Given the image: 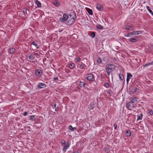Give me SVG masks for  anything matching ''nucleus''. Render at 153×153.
Returning a JSON list of instances; mask_svg holds the SVG:
<instances>
[{"instance_id": "obj_49", "label": "nucleus", "mask_w": 153, "mask_h": 153, "mask_svg": "<svg viewBox=\"0 0 153 153\" xmlns=\"http://www.w3.org/2000/svg\"><path fill=\"white\" fill-rule=\"evenodd\" d=\"M53 79L54 80H58V77H55Z\"/></svg>"}, {"instance_id": "obj_47", "label": "nucleus", "mask_w": 153, "mask_h": 153, "mask_svg": "<svg viewBox=\"0 0 153 153\" xmlns=\"http://www.w3.org/2000/svg\"><path fill=\"white\" fill-rule=\"evenodd\" d=\"M147 66H149V65L148 64V63L147 64H146L144 65H143V66L144 68Z\"/></svg>"}, {"instance_id": "obj_24", "label": "nucleus", "mask_w": 153, "mask_h": 153, "mask_svg": "<svg viewBox=\"0 0 153 153\" xmlns=\"http://www.w3.org/2000/svg\"><path fill=\"white\" fill-rule=\"evenodd\" d=\"M97 28L99 30H102L103 29V27L101 25L97 24L96 26Z\"/></svg>"}, {"instance_id": "obj_4", "label": "nucleus", "mask_w": 153, "mask_h": 153, "mask_svg": "<svg viewBox=\"0 0 153 153\" xmlns=\"http://www.w3.org/2000/svg\"><path fill=\"white\" fill-rule=\"evenodd\" d=\"M134 104L130 102H127L126 104V107L129 110H131L134 107Z\"/></svg>"}, {"instance_id": "obj_36", "label": "nucleus", "mask_w": 153, "mask_h": 153, "mask_svg": "<svg viewBox=\"0 0 153 153\" xmlns=\"http://www.w3.org/2000/svg\"><path fill=\"white\" fill-rule=\"evenodd\" d=\"M74 67V63H71L69 65V67L70 68H73Z\"/></svg>"}, {"instance_id": "obj_17", "label": "nucleus", "mask_w": 153, "mask_h": 153, "mask_svg": "<svg viewBox=\"0 0 153 153\" xmlns=\"http://www.w3.org/2000/svg\"><path fill=\"white\" fill-rule=\"evenodd\" d=\"M147 112L150 115H152L153 114V110L152 109L148 108L147 109Z\"/></svg>"}, {"instance_id": "obj_28", "label": "nucleus", "mask_w": 153, "mask_h": 153, "mask_svg": "<svg viewBox=\"0 0 153 153\" xmlns=\"http://www.w3.org/2000/svg\"><path fill=\"white\" fill-rule=\"evenodd\" d=\"M87 11H88V13L90 15H92L93 14V13L92 10L91 9L89 8H88V10H87Z\"/></svg>"}, {"instance_id": "obj_32", "label": "nucleus", "mask_w": 153, "mask_h": 153, "mask_svg": "<svg viewBox=\"0 0 153 153\" xmlns=\"http://www.w3.org/2000/svg\"><path fill=\"white\" fill-rule=\"evenodd\" d=\"M69 129L71 131H74V129H76V128L75 127H73L71 125H70L69 126Z\"/></svg>"}, {"instance_id": "obj_2", "label": "nucleus", "mask_w": 153, "mask_h": 153, "mask_svg": "<svg viewBox=\"0 0 153 153\" xmlns=\"http://www.w3.org/2000/svg\"><path fill=\"white\" fill-rule=\"evenodd\" d=\"M115 66L112 64H107L105 66V70L107 74L109 76L115 69Z\"/></svg>"}, {"instance_id": "obj_41", "label": "nucleus", "mask_w": 153, "mask_h": 153, "mask_svg": "<svg viewBox=\"0 0 153 153\" xmlns=\"http://www.w3.org/2000/svg\"><path fill=\"white\" fill-rule=\"evenodd\" d=\"M95 33L94 32H93L91 34V37H92L93 38H94L95 37Z\"/></svg>"}, {"instance_id": "obj_30", "label": "nucleus", "mask_w": 153, "mask_h": 153, "mask_svg": "<svg viewBox=\"0 0 153 153\" xmlns=\"http://www.w3.org/2000/svg\"><path fill=\"white\" fill-rule=\"evenodd\" d=\"M119 77L121 81L123 80L124 79V76L123 74H119Z\"/></svg>"}, {"instance_id": "obj_16", "label": "nucleus", "mask_w": 153, "mask_h": 153, "mask_svg": "<svg viewBox=\"0 0 153 153\" xmlns=\"http://www.w3.org/2000/svg\"><path fill=\"white\" fill-rule=\"evenodd\" d=\"M81 64H79L78 65V66L80 69H83L84 68V66H85V64L81 62Z\"/></svg>"}, {"instance_id": "obj_33", "label": "nucleus", "mask_w": 153, "mask_h": 153, "mask_svg": "<svg viewBox=\"0 0 153 153\" xmlns=\"http://www.w3.org/2000/svg\"><path fill=\"white\" fill-rule=\"evenodd\" d=\"M97 61L98 63H102V61L101 58L98 57V58H97Z\"/></svg>"}, {"instance_id": "obj_3", "label": "nucleus", "mask_w": 153, "mask_h": 153, "mask_svg": "<svg viewBox=\"0 0 153 153\" xmlns=\"http://www.w3.org/2000/svg\"><path fill=\"white\" fill-rule=\"evenodd\" d=\"M86 79L89 81L92 82L95 81V77L94 75L91 73H89L87 74Z\"/></svg>"}, {"instance_id": "obj_42", "label": "nucleus", "mask_w": 153, "mask_h": 153, "mask_svg": "<svg viewBox=\"0 0 153 153\" xmlns=\"http://www.w3.org/2000/svg\"><path fill=\"white\" fill-rule=\"evenodd\" d=\"M76 60L77 62H79L81 61V59L80 57H77L76 58Z\"/></svg>"}, {"instance_id": "obj_45", "label": "nucleus", "mask_w": 153, "mask_h": 153, "mask_svg": "<svg viewBox=\"0 0 153 153\" xmlns=\"http://www.w3.org/2000/svg\"><path fill=\"white\" fill-rule=\"evenodd\" d=\"M104 150L105 152H106L108 150V148L106 147L105 148Z\"/></svg>"}, {"instance_id": "obj_31", "label": "nucleus", "mask_w": 153, "mask_h": 153, "mask_svg": "<svg viewBox=\"0 0 153 153\" xmlns=\"http://www.w3.org/2000/svg\"><path fill=\"white\" fill-rule=\"evenodd\" d=\"M34 56H33V54L31 53L29 56V58L30 59H31L32 60H33L34 59Z\"/></svg>"}, {"instance_id": "obj_54", "label": "nucleus", "mask_w": 153, "mask_h": 153, "mask_svg": "<svg viewBox=\"0 0 153 153\" xmlns=\"http://www.w3.org/2000/svg\"><path fill=\"white\" fill-rule=\"evenodd\" d=\"M34 61H32V62H33V63H34Z\"/></svg>"}, {"instance_id": "obj_53", "label": "nucleus", "mask_w": 153, "mask_h": 153, "mask_svg": "<svg viewBox=\"0 0 153 153\" xmlns=\"http://www.w3.org/2000/svg\"><path fill=\"white\" fill-rule=\"evenodd\" d=\"M113 75H112V78H113Z\"/></svg>"}, {"instance_id": "obj_22", "label": "nucleus", "mask_w": 153, "mask_h": 153, "mask_svg": "<svg viewBox=\"0 0 153 153\" xmlns=\"http://www.w3.org/2000/svg\"><path fill=\"white\" fill-rule=\"evenodd\" d=\"M79 85L81 87H84L85 86V84L83 82L80 81Z\"/></svg>"}, {"instance_id": "obj_25", "label": "nucleus", "mask_w": 153, "mask_h": 153, "mask_svg": "<svg viewBox=\"0 0 153 153\" xmlns=\"http://www.w3.org/2000/svg\"><path fill=\"white\" fill-rule=\"evenodd\" d=\"M131 134V132L130 130H127L126 131V135L127 137H129Z\"/></svg>"}, {"instance_id": "obj_10", "label": "nucleus", "mask_w": 153, "mask_h": 153, "mask_svg": "<svg viewBox=\"0 0 153 153\" xmlns=\"http://www.w3.org/2000/svg\"><path fill=\"white\" fill-rule=\"evenodd\" d=\"M132 77V75L130 73H127V76L126 78V82L128 84L130 80V79Z\"/></svg>"}, {"instance_id": "obj_9", "label": "nucleus", "mask_w": 153, "mask_h": 153, "mask_svg": "<svg viewBox=\"0 0 153 153\" xmlns=\"http://www.w3.org/2000/svg\"><path fill=\"white\" fill-rule=\"evenodd\" d=\"M15 52V49L14 48H9L8 49V52L9 54H13Z\"/></svg>"}, {"instance_id": "obj_1", "label": "nucleus", "mask_w": 153, "mask_h": 153, "mask_svg": "<svg viewBox=\"0 0 153 153\" xmlns=\"http://www.w3.org/2000/svg\"><path fill=\"white\" fill-rule=\"evenodd\" d=\"M66 18V24L70 25L73 24L76 18V14L74 12L71 13L69 16L67 15Z\"/></svg>"}, {"instance_id": "obj_50", "label": "nucleus", "mask_w": 153, "mask_h": 153, "mask_svg": "<svg viewBox=\"0 0 153 153\" xmlns=\"http://www.w3.org/2000/svg\"><path fill=\"white\" fill-rule=\"evenodd\" d=\"M35 55H38V53H35Z\"/></svg>"}, {"instance_id": "obj_29", "label": "nucleus", "mask_w": 153, "mask_h": 153, "mask_svg": "<svg viewBox=\"0 0 153 153\" xmlns=\"http://www.w3.org/2000/svg\"><path fill=\"white\" fill-rule=\"evenodd\" d=\"M143 116V114L142 113H141L140 115H137V120H141L142 119Z\"/></svg>"}, {"instance_id": "obj_12", "label": "nucleus", "mask_w": 153, "mask_h": 153, "mask_svg": "<svg viewBox=\"0 0 153 153\" xmlns=\"http://www.w3.org/2000/svg\"><path fill=\"white\" fill-rule=\"evenodd\" d=\"M95 105L94 102H91L89 105L91 109H93L95 107Z\"/></svg>"}, {"instance_id": "obj_46", "label": "nucleus", "mask_w": 153, "mask_h": 153, "mask_svg": "<svg viewBox=\"0 0 153 153\" xmlns=\"http://www.w3.org/2000/svg\"><path fill=\"white\" fill-rule=\"evenodd\" d=\"M27 114H28V113H27L26 112H25L23 113V115L24 116H26L27 115Z\"/></svg>"}, {"instance_id": "obj_43", "label": "nucleus", "mask_w": 153, "mask_h": 153, "mask_svg": "<svg viewBox=\"0 0 153 153\" xmlns=\"http://www.w3.org/2000/svg\"><path fill=\"white\" fill-rule=\"evenodd\" d=\"M113 126L114 127V129L115 130L117 128V125L116 123H114L113 124Z\"/></svg>"}, {"instance_id": "obj_39", "label": "nucleus", "mask_w": 153, "mask_h": 153, "mask_svg": "<svg viewBox=\"0 0 153 153\" xmlns=\"http://www.w3.org/2000/svg\"><path fill=\"white\" fill-rule=\"evenodd\" d=\"M61 143L62 145L64 146V145H65V144L66 143V142L65 141V140H62L61 141Z\"/></svg>"}, {"instance_id": "obj_20", "label": "nucleus", "mask_w": 153, "mask_h": 153, "mask_svg": "<svg viewBox=\"0 0 153 153\" xmlns=\"http://www.w3.org/2000/svg\"><path fill=\"white\" fill-rule=\"evenodd\" d=\"M128 40L130 42L134 43L136 42L137 41V40L135 38H130L128 39Z\"/></svg>"}, {"instance_id": "obj_48", "label": "nucleus", "mask_w": 153, "mask_h": 153, "mask_svg": "<svg viewBox=\"0 0 153 153\" xmlns=\"http://www.w3.org/2000/svg\"><path fill=\"white\" fill-rule=\"evenodd\" d=\"M72 153H79V152L76 151H73Z\"/></svg>"}, {"instance_id": "obj_38", "label": "nucleus", "mask_w": 153, "mask_h": 153, "mask_svg": "<svg viewBox=\"0 0 153 153\" xmlns=\"http://www.w3.org/2000/svg\"><path fill=\"white\" fill-rule=\"evenodd\" d=\"M105 87L107 88H108L109 87V85L108 83H104V85Z\"/></svg>"}, {"instance_id": "obj_11", "label": "nucleus", "mask_w": 153, "mask_h": 153, "mask_svg": "<svg viewBox=\"0 0 153 153\" xmlns=\"http://www.w3.org/2000/svg\"><path fill=\"white\" fill-rule=\"evenodd\" d=\"M130 100L131 101H130V102L132 103L133 104H134V103H135L137 101V99L135 97H133L131 98Z\"/></svg>"}, {"instance_id": "obj_8", "label": "nucleus", "mask_w": 153, "mask_h": 153, "mask_svg": "<svg viewBox=\"0 0 153 153\" xmlns=\"http://www.w3.org/2000/svg\"><path fill=\"white\" fill-rule=\"evenodd\" d=\"M46 85L45 83H39L37 85V87L39 88H43L46 87Z\"/></svg>"}, {"instance_id": "obj_15", "label": "nucleus", "mask_w": 153, "mask_h": 153, "mask_svg": "<svg viewBox=\"0 0 153 153\" xmlns=\"http://www.w3.org/2000/svg\"><path fill=\"white\" fill-rule=\"evenodd\" d=\"M53 4L58 7L60 5L59 2L56 0L54 1L53 2Z\"/></svg>"}, {"instance_id": "obj_35", "label": "nucleus", "mask_w": 153, "mask_h": 153, "mask_svg": "<svg viewBox=\"0 0 153 153\" xmlns=\"http://www.w3.org/2000/svg\"><path fill=\"white\" fill-rule=\"evenodd\" d=\"M36 119V118L34 115H31L30 117V120H34Z\"/></svg>"}, {"instance_id": "obj_52", "label": "nucleus", "mask_w": 153, "mask_h": 153, "mask_svg": "<svg viewBox=\"0 0 153 153\" xmlns=\"http://www.w3.org/2000/svg\"><path fill=\"white\" fill-rule=\"evenodd\" d=\"M62 30H59V32H62Z\"/></svg>"}, {"instance_id": "obj_13", "label": "nucleus", "mask_w": 153, "mask_h": 153, "mask_svg": "<svg viewBox=\"0 0 153 153\" xmlns=\"http://www.w3.org/2000/svg\"><path fill=\"white\" fill-rule=\"evenodd\" d=\"M143 31H133L132 32V34L133 35H139V34H142L143 33Z\"/></svg>"}, {"instance_id": "obj_55", "label": "nucleus", "mask_w": 153, "mask_h": 153, "mask_svg": "<svg viewBox=\"0 0 153 153\" xmlns=\"http://www.w3.org/2000/svg\"><path fill=\"white\" fill-rule=\"evenodd\" d=\"M74 35H76V34H74Z\"/></svg>"}, {"instance_id": "obj_14", "label": "nucleus", "mask_w": 153, "mask_h": 153, "mask_svg": "<svg viewBox=\"0 0 153 153\" xmlns=\"http://www.w3.org/2000/svg\"><path fill=\"white\" fill-rule=\"evenodd\" d=\"M51 105L53 109L55 108V111H57L59 110V108L58 106L56 107V104L53 103L51 104Z\"/></svg>"}, {"instance_id": "obj_37", "label": "nucleus", "mask_w": 153, "mask_h": 153, "mask_svg": "<svg viewBox=\"0 0 153 153\" xmlns=\"http://www.w3.org/2000/svg\"><path fill=\"white\" fill-rule=\"evenodd\" d=\"M27 127L28 128V129H27V133H29L30 134V132H31L32 131L31 130L30 126H27Z\"/></svg>"}, {"instance_id": "obj_51", "label": "nucleus", "mask_w": 153, "mask_h": 153, "mask_svg": "<svg viewBox=\"0 0 153 153\" xmlns=\"http://www.w3.org/2000/svg\"><path fill=\"white\" fill-rule=\"evenodd\" d=\"M2 55L1 53L0 52V56H1Z\"/></svg>"}, {"instance_id": "obj_34", "label": "nucleus", "mask_w": 153, "mask_h": 153, "mask_svg": "<svg viewBox=\"0 0 153 153\" xmlns=\"http://www.w3.org/2000/svg\"><path fill=\"white\" fill-rule=\"evenodd\" d=\"M27 10L26 8H24L23 9V12L24 14H26L27 15L28 14V13H27Z\"/></svg>"}, {"instance_id": "obj_7", "label": "nucleus", "mask_w": 153, "mask_h": 153, "mask_svg": "<svg viewBox=\"0 0 153 153\" xmlns=\"http://www.w3.org/2000/svg\"><path fill=\"white\" fill-rule=\"evenodd\" d=\"M63 17H61L59 18L60 21L62 22H65V23L66 24V17H67V15L64 14L63 15Z\"/></svg>"}, {"instance_id": "obj_5", "label": "nucleus", "mask_w": 153, "mask_h": 153, "mask_svg": "<svg viewBox=\"0 0 153 153\" xmlns=\"http://www.w3.org/2000/svg\"><path fill=\"white\" fill-rule=\"evenodd\" d=\"M71 143L68 141L66 143L65 145H64L63 148L62 149V151L63 152L65 153L69 147Z\"/></svg>"}, {"instance_id": "obj_23", "label": "nucleus", "mask_w": 153, "mask_h": 153, "mask_svg": "<svg viewBox=\"0 0 153 153\" xmlns=\"http://www.w3.org/2000/svg\"><path fill=\"white\" fill-rule=\"evenodd\" d=\"M96 8L100 11H102L103 9L102 7L100 4H97Z\"/></svg>"}, {"instance_id": "obj_18", "label": "nucleus", "mask_w": 153, "mask_h": 153, "mask_svg": "<svg viewBox=\"0 0 153 153\" xmlns=\"http://www.w3.org/2000/svg\"><path fill=\"white\" fill-rule=\"evenodd\" d=\"M34 1L38 7H41V4L38 0H35Z\"/></svg>"}, {"instance_id": "obj_21", "label": "nucleus", "mask_w": 153, "mask_h": 153, "mask_svg": "<svg viewBox=\"0 0 153 153\" xmlns=\"http://www.w3.org/2000/svg\"><path fill=\"white\" fill-rule=\"evenodd\" d=\"M146 8L149 12L151 14L152 16H153V12L151 9L150 7L149 6H146Z\"/></svg>"}, {"instance_id": "obj_19", "label": "nucleus", "mask_w": 153, "mask_h": 153, "mask_svg": "<svg viewBox=\"0 0 153 153\" xmlns=\"http://www.w3.org/2000/svg\"><path fill=\"white\" fill-rule=\"evenodd\" d=\"M38 42L36 41H33L32 42L31 44L34 45L36 48V49L39 48V45L37 44Z\"/></svg>"}, {"instance_id": "obj_26", "label": "nucleus", "mask_w": 153, "mask_h": 153, "mask_svg": "<svg viewBox=\"0 0 153 153\" xmlns=\"http://www.w3.org/2000/svg\"><path fill=\"white\" fill-rule=\"evenodd\" d=\"M125 27L126 29L128 30L131 31L132 30V27L128 25H126Z\"/></svg>"}, {"instance_id": "obj_44", "label": "nucleus", "mask_w": 153, "mask_h": 153, "mask_svg": "<svg viewBox=\"0 0 153 153\" xmlns=\"http://www.w3.org/2000/svg\"><path fill=\"white\" fill-rule=\"evenodd\" d=\"M148 64L149 65H153V61H152L151 62L148 63Z\"/></svg>"}, {"instance_id": "obj_40", "label": "nucleus", "mask_w": 153, "mask_h": 153, "mask_svg": "<svg viewBox=\"0 0 153 153\" xmlns=\"http://www.w3.org/2000/svg\"><path fill=\"white\" fill-rule=\"evenodd\" d=\"M137 91V88L134 87L131 89V92L133 93H135Z\"/></svg>"}, {"instance_id": "obj_27", "label": "nucleus", "mask_w": 153, "mask_h": 153, "mask_svg": "<svg viewBox=\"0 0 153 153\" xmlns=\"http://www.w3.org/2000/svg\"><path fill=\"white\" fill-rule=\"evenodd\" d=\"M132 35H133V34L132 32H130L129 33L125 34L124 35V36L126 37H129Z\"/></svg>"}, {"instance_id": "obj_6", "label": "nucleus", "mask_w": 153, "mask_h": 153, "mask_svg": "<svg viewBox=\"0 0 153 153\" xmlns=\"http://www.w3.org/2000/svg\"><path fill=\"white\" fill-rule=\"evenodd\" d=\"M36 75L38 76H41L42 74V72L40 69H36L35 71Z\"/></svg>"}]
</instances>
